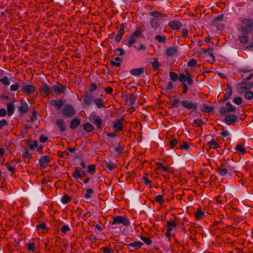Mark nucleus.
Listing matches in <instances>:
<instances>
[{
    "label": "nucleus",
    "mask_w": 253,
    "mask_h": 253,
    "mask_svg": "<svg viewBox=\"0 0 253 253\" xmlns=\"http://www.w3.org/2000/svg\"><path fill=\"white\" fill-rule=\"evenodd\" d=\"M130 224L129 220L125 216H116L114 217L112 225L117 226H128Z\"/></svg>",
    "instance_id": "nucleus-1"
},
{
    "label": "nucleus",
    "mask_w": 253,
    "mask_h": 253,
    "mask_svg": "<svg viewBox=\"0 0 253 253\" xmlns=\"http://www.w3.org/2000/svg\"><path fill=\"white\" fill-rule=\"evenodd\" d=\"M150 25L151 28L154 30H156L157 28L160 27V22L159 20L152 18L150 19Z\"/></svg>",
    "instance_id": "nucleus-20"
},
{
    "label": "nucleus",
    "mask_w": 253,
    "mask_h": 253,
    "mask_svg": "<svg viewBox=\"0 0 253 253\" xmlns=\"http://www.w3.org/2000/svg\"><path fill=\"white\" fill-rule=\"evenodd\" d=\"M46 228L45 224L42 223L37 226V229L39 232H42Z\"/></svg>",
    "instance_id": "nucleus-46"
},
{
    "label": "nucleus",
    "mask_w": 253,
    "mask_h": 253,
    "mask_svg": "<svg viewBox=\"0 0 253 253\" xmlns=\"http://www.w3.org/2000/svg\"><path fill=\"white\" fill-rule=\"evenodd\" d=\"M153 69L157 70L160 66L159 62L157 58H154V61L151 63Z\"/></svg>",
    "instance_id": "nucleus-48"
},
{
    "label": "nucleus",
    "mask_w": 253,
    "mask_h": 253,
    "mask_svg": "<svg viewBox=\"0 0 253 253\" xmlns=\"http://www.w3.org/2000/svg\"><path fill=\"white\" fill-rule=\"evenodd\" d=\"M50 104L55 106L57 109H60L63 105V101L62 100H53L50 101Z\"/></svg>",
    "instance_id": "nucleus-25"
},
{
    "label": "nucleus",
    "mask_w": 253,
    "mask_h": 253,
    "mask_svg": "<svg viewBox=\"0 0 253 253\" xmlns=\"http://www.w3.org/2000/svg\"><path fill=\"white\" fill-rule=\"evenodd\" d=\"M85 192L84 197L85 199L87 200L91 197V194L93 193V190L91 188H87L86 189Z\"/></svg>",
    "instance_id": "nucleus-42"
},
{
    "label": "nucleus",
    "mask_w": 253,
    "mask_h": 253,
    "mask_svg": "<svg viewBox=\"0 0 253 253\" xmlns=\"http://www.w3.org/2000/svg\"><path fill=\"white\" fill-rule=\"evenodd\" d=\"M136 39L132 37V36H130L128 42H127V46L129 47H131L133 44L135 43L136 42Z\"/></svg>",
    "instance_id": "nucleus-49"
},
{
    "label": "nucleus",
    "mask_w": 253,
    "mask_h": 253,
    "mask_svg": "<svg viewBox=\"0 0 253 253\" xmlns=\"http://www.w3.org/2000/svg\"><path fill=\"white\" fill-rule=\"evenodd\" d=\"M204 213L202 211L200 208L197 209V211L195 213V217L197 219L199 220L202 219L204 216Z\"/></svg>",
    "instance_id": "nucleus-33"
},
{
    "label": "nucleus",
    "mask_w": 253,
    "mask_h": 253,
    "mask_svg": "<svg viewBox=\"0 0 253 253\" xmlns=\"http://www.w3.org/2000/svg\"><path fill=\"white\" fill-rule=\"evenodd\" d=\"M66 86L60 84H54L52 86V94L58 95L65 92Z\"/></svg>",
    "instance_id": "nucleus-5"
},
{
    "label": "nucleus",
    "mask_w": 253,
    "mask_h": 253,
    "mask_svg": "<svg viewBox=\"0 0 253 253\" xmlns=\"http://www.w3.org/2000/svg\"><path fill=\"white\" fill-rule=\"evenodd\" d=\"M242 22L248 28H252L253 27V20L250 19H245L242 20Z\"/></svg>",
    "instance_id": "nucleus-27"
},
{
    "label": "nucleus",
    "mask_w": 253,
    "mask_h": 253,
    "mask_svg": "<svg viewBox=\"0 0 253 253\" xmlns=\"http://www.w3.org/2000/svg\"><path fill=\"white\" fill-rule=\"evenodd\" d=\"M235 149L238 153H240L242 155L245 154L246 152L245 148L241 144H237L236 146Z\"/></svg>",
    "instance_id": "nucleus-30"
},
{
    "label": "nucleus",
    "mask_w": 253,
    "mask_h": 253,
    "mask_svg": "<svg viewBox=\"0 0 253 253\" xmlns=\"http://www.w3.org/2000/svg\"><path fill=\"white\" fill-rule=\"evenodd\" d=\"M208 145L210 148H213L214 149H217L220 146L219 143L215 141V140L213 139H211L208 143Z\"/></svg>",
    "instance_id": "nucleus-28"
},
{
    "label": "nucleus",
    "mask_w": 253,
    "mask_h": 253,
    "mask_svg": "<svg viewBox=\"0 0 253 253\" xmlns=\"http://www.w3.org/2000/svg\"><path fill=\"white\" fill-rule=\"evenodd\" d=\"M144 72V69L143 68H139L132 69L130 70V73L132 75L135 76H139Z\"/></svg>",
    "instance_id": "nucleus-22"
},
{
    "label": "nucleus",
    "mask_w": 253,
    "mask_h": 253,
    "mask_svg": "<svg viewBox=\"0 0 253 253\" xmlns=\"http://www.w3.org/2000/svg\"><path fill=\"white\" fill-rule=\"evenodd\" d=\"M123 148L121 146H117L114 149V151L116 153L118 154H120L123 153Z\"/></svg>",
    "instance_id": "nucleus-60"
},
{
    "label": "nucleus",
    "mask_w": 253,
    "mask_h": 253,
    "mask_svg": "<svg viewBox=\"0 0 253 253\" xmlns=\"http://www.w3.org/2000/svg\"><path fill=\"white\" fill-rule=\"evenodd\" d=\"M21 90L27 94L29 95L35 91L36 88L33 85L28 84L22 86L21 88Z\"/></svg>",
    "instance_id": "nucleus-11"
},
{
    "label": "nucleus",
    "mask_w": 253,
    "mask_h": 253,
    "mask_svg": "<svg viewBox=\"0 0 253 253\" xmlns=\"http://www.w3.org/2000/svg\"><path fill=\"white\" fill-rule=\"evenodd\" d=\"M155 39L160 43H165L167 38L165 36L156 35Z\"/></svg>",
    "instance_id": "nucleus-34"
},
{
    "label": "nucleus",
    "mask_w": 253,
    "mask_h": 253,
    "mask_svg": "<svg viewBox=\"0 0 253 253\" xmlns=\"http://www.w3.org/2000/svg\"><path fill=\"white\" fill-rule=\"evenodd\" d=\"M143 243L141 242H134L132 243H130L128 244L129 247H133L135 249H138L140 248L142 245Z\"/></svg>",
    "instance_id": "nucleus-31"
},
{
    "label": "nucleus",
    "mask_w": 253,
    "mask_h": 253,
    "mask_svg": "<svg viewBox=\"0 0 253 253\" xmlns=\"http://www.w3.org/2000/svg\"><path fill=\"white\" fill-rule=\"evenodd\" d=\"M95 169H96V167L94 165H89L87 167V171H88V172H89V173L94 171Z\"/></svg>",
    "instance_id": "nucleus-59"
},
{
    "label": "nucleus",
    "mask_w": 253,
    "mask_h": 253,
    "mask_svg": "<svg viewBox=\"0 0 253 253\" xmlns=\"http://www.w3.org/2000/svg\"><path fill=\"white\" fill-rule=\"evenodd\" d=\"M50 158L46 155L42 156L39 159V165L42 168L45 169L49 165Z\"/></svg>",
    "instance_id": "nucleus-12"
},
{
    "label": "nucleus",
    "mask_w": 253,
    "mask_h": 253,
    "mask_svg": "<svg viewBox=\"0 0 253 253\" xmlns=\"http://www.w3.org/2000/svg\"><path fill=\"white\" fill-rule=\"evenodd\" d=\"M136 99V96L133 94H128L126 98V101L130 105H133L135 102Z\"/></svg>",
    "instance_id": "nucleus-18"
},
{
    "label": "nucleus",
    "mask_w": 253,
    "mask_h": 253,
    "mask_svg": "<svg viewBox=\"0 0 253 253\" xmlns=\"http://www.w3.org/2000/svg\"><path fill=\"white\" fill-rule=\"evenodd\" d=\"M83 128L87 132H91L94 129V126L92 124L87 123L84 125Z\"/></svg>",
    "instance_id": "nucleus-29"
},
{
    "label": "nucleus",
    "mask_w": 253,
    "mask_h": 253,
    "mask_svg": "<svg viewBox=\"0 0 253 253\" xmlns=\"http://www.w3.org/2000/svg\"><path fill=\"white\" fill-rule=\"evenodd\" d=\"M71 200V198L68 195H65L64 196H63L61 198V202L63 204H66L67 203H68L69 202H70Z\"/></svg>",
    "instance_id": "nucleus-40"
},
{
    "label": "nucleus",
    "mask_w": 253,
    "mask_h": 253,
    "mask_svg": "<svg viewBox=\"0 0 253 253\" xmlns=\"http://www.w3.org/2000/svg\"><path fill=\"white\" fill-rule=\"evenodd\" d=\"M75 110L71 105H66L63 109V114L66 118H71L75 115Z\"/></svg>",
    "instance_id": "nucleus-3"
},
{
    "label": "nucleus",
    "mask_w": 253,
    "mask_h": 253,
    "mask_svg": "<svg viewBox=\"0 0 253 253\" xmlns=\"http://www.w3.org/2000/svg\"><path fill=\"white\" fill-rule=\"evenodd\" d=\"M93 95L91 92L86 93L83 98V102L87 106L91 105L94 101Z\"/></svg>",
    "instance_id": "nucleus-10"
},
{
    "label": "nucleus",
    "mask_w": 253,
    "mask_h": 253,
    "mask_svg": "<svg viewBox=\"0 0 253 253\" xmlns=\"http://www.w3.org/2000/svg\"><path fill=\"white\" fill-rule=\"evenodd\" d=\"M226 105L229 112H232L235 110V108L230 102H227Z\"/></svg>",
    "instance_id": "nucleus-52"
},
{
    "label": "nucleus",
    "mask_w": 253,
    "mask_h": 253,
    "mask_svg": "<svg viewBox=\"0 0 253 253\" xmlns=\"http://www.w3.org/2000/svg\"><path fill=\"white\" fill-rule=\"evenodd\" d=\"M177 53V48L175 46H170L168 47L166 50V55L169 57H173L176 55Z\"/></svg>",
    "instance_id": "nucleus-15"
},
{
    "label": "nucleus",
    "mask_w": 253,
    "mask_h": 253,
    "mask_svg": "<svg viewBox=\"0 0 253 253\" xmlns=\"http://www.w3.org/2000/svg\"><path fill=\"white\" fill-rule=\"evenodd\" d=\"M141 35V32L139 30H136L131 36H132V37H133L134 38H135L137 39L138 38L140 37Z\"/></svg>",
    "instance_id": "nucleus-64"
},
{
    "label": "nucleus",
    "mask_w": 253,
    "mask_h": 253,
    "mask_svg": "<svg viewBox=\"0 0 253 253\" xmlns=\"http://www.w3.org/2000/svg\"><path fill=\"white\" fill-rule=\"evenodd\" d=\"M106 167L109 171H111L116 168V166L112 162L109 161L106 163Z\"/></svg>",
    "instance_id": "nucleus-45"
},
{
    "label": "nucleus",
    "mask_w": 253,
    "mask_h": 253,
    "mask_svg": "<svg viewBox=\"0 0 253 253\" xmlns=\"http://www.w3.org/2000/svg\"><path fill=\"white\" fill-rule=\"evenodd\" d=\"M38 142L37 141H34L29 144V148L31 150H34L37 148L38 146Z\"/></svg>",
    "instance_id": "nucleus-54"
},
{
    "label": "nucleus",
    "mask_w": 253,
    "mask_h": 253,
    "mask_svg": "<svg viewBox=\"0 0 253 253\" xmlns=\"http://www.w3.org/2000/svg\"><path fill=\"white\" fill-rule=\"evenodd\" d=\"M150 15L153 17L154 18H159V17H166V15L165 14H162L160 12L155 11V12H151L150 13Z\"/></svg>",
    "instance_id": "nucleus-36"
},
{
    "label": "nucleus",
    "mask_w": 253,
    "mask_h": 253,
    "mask_svg": "<svg viewBox=\"0 0 253 253\" xmlns=\"http://www.w3.org/2000/svg\"><path fill=\"white\" fill-rule=\"evenodd\" d=\"M168 25L174 30H177L182 27V24L178 21L173 20L169 22Z\"/></svg>",
    "instance_id": "nucleus-16"
},
{
    "label": "nucleus",
    "mask_w": 253,
    "mask_h": 253,
    "mask_svg": "<svg viewBox=\"0 0 253 253\" xmlns=\"http://www.w3.org/2000/svg\"><path fill=\"white\" fill-rule=\"evenodd\" d=\"M249 37L247 36H242L239 37V40L242 43H246L247 42Z\"/></svg>",
    "instance_id": "nucleus-56"
},
{
    "label": "nucleus",
    "mask_w": 253,
    "mask_h": 253,
    "mask_svg": "<svg viewBox=\"0 0 253 253\" xmlns=\"http://www.w3.org/2000/svg\"><path fill=\"white\" fill-rule=\"evenodd\" d=\"M252 87L251 85L245 83L239 84L237 86V90L240 94L244 93Z\"/></svg>",
    "instance_id": "nucleus-9"
},
{
    "label": "nucleus",
    "mask_w": 253,
    "mask_h": 253,
    "mask_svg": "<svg viewBox=\"0 0 253 253\" xmlns=\"http://www.w3.org/2000/svg\"><path fill=\"white\" fill-rule=\"evenodd\" d=\"M90 121L94 125L97 126L98 128H100L102 126V120L98 116L92 114L89 117Z\"/></svg>",
    "instance_id": "nucleus-7"
},
{
    "label": "nucleus",
    "mask_w": 253,
    "mask_h": 253,
    "mask_svg": "<svg viewBox=\"0 0 253 253\" xmlns=\"http://www.w3.org/2000/svg\"><path fill=\"white\" fill-rule=\"evenodd\" d=\"M203 124V122L200 119L195 120L193 123V125L196 127L200 126Z\"/></svg>",
    "instance_id": "nucleus-51"
},
{
    "label": "nucleus",
    "mask_w": 253,
    "mask_h": 253,
    "mask_svg": "<svg viewBox=\"0 0 253 253\" xmlns=\"http://www.w3.org/2000/svg\"><path fill=\"white\" fill-rule=\"evenodd\" d=\"M217 173L221 176L225 175L226 174H228L227 169L223 167V165L221 164L217 169Z\"/></svg>",
    "instance_id": "nucleus-24"
},
{
    "label": "nucleus",
    "mask_w": 253,
    "mask_h": 253,
    "mask_svg": "<svg viewBox=\"0 0 253 253\" xmlns=\"http://www.w3.org/2000/svg\"><path fill=\"white\" fill-rule=\"evenodd\" d=\"M189 147L188 144L185 142H183L182 144L179 146V149L181 150H187L189 149Z\"/></svg>",
    "instance_id": "nucleus-61"
},
{
    "label": "nucleus",
    "mask_w": 253,
    "mask_h": 253,
    "mask_svg": "<svg viewBox=\"0 0 253 253\" xmlns=\"http://www.w3.org/2000/svg\"><path fill=\"white\" fill-rule=\"evenodd\" d=\"M232 90L231 86L229 84H227L226 88L225 90L224 95L227 96L228 97H230L232 94Z\"/></svg>",
    "instance_id": "nucleus-39"
},
{
    "label": "nucleus",
    "mask_w": 253,
    "mask_h": 253,
    "mask_svg": "<svg viewBox=\"0 0 253 253\" xmlns=\"http://www.w3.org/2000/svg\"><path fill=\"white\" fill-rule=\"evenodd\" d=\"M244 93L246 99L250 100L253 98V92L248 90Z\"/></svg>",
    "instance_id": "nucleus-47"
},
{
    "label": "nucleus",
    "mask_w": 253,
    "mask_h": 253,
    "mask_svg": "<svg viewBox=\"0 0 253 253\" xmlns=\"http://www.w3.org/2000/svg\"><path fill=\"white\" fill-rule=\"evenodd\" d=\"M242 99L240 97H236L233 99V102L238 105H241L242 103Z\"/></svg>",
    "instance_id": "nucleus-55"
},
{
    "label": "nucleus",
    "mask_w": 253,
    "mask_h": 253,
    "mask_svg": "<svg viewBox=\"0 0 253 253\" xmlns=\"http://www.w3.org/2000/svg\"><path fill=\"white\" fill-rule=\"evenodd\" d=\"M93 103L99 109L103 108L105 107L103 101L101 98H98L94 99Z\"/></svg>",
    "instance_id": "nucleus-23"
},
{
    "label": "nucleus",
    "mask_w": 253,
    "mask_h": 253,
    "mask_svg": "<svg viewBox=\"0 0 253 253\" xmlns=\"http://www.w3.org/2000/svg\"><path fill=\"white\" fill-rule=\"evenodd\" d=\"M197 65V61L194 59H191L187 63L188 67H194Z\"/></svg>",
    "instance_id": "nucleus-53"
},
{
    "label": "nucleus",
    "mask_w": 253,
    "mask_h": 253,
    "mask_svg": "<svg viewBox=\"0 0 253 253\" xmlns=\"http://www.w3.org/2000/svg\"><path fill=\"white\" fill-rule=\"evenodd\" d=\"M124 119H121L117 120L114 124L113 127L115 129V131L119 132L122 131L124 129Z\"/></svg>",
    "instance_id": "nucleus-8"
},
{
    "label": "nucleus",
    "mask_w": 253,
    "mask_h": 253,
    "mask_svg": "<svg viewBox=\"0 0 253 253\" xmlns=\"http://www.w3.org/2000/svg\"><path fill=\"white\" fill-rule=\"evenodd\" d=\"M56 124L59 128L60 131L63 132L65 130V123L62 119H58L56 121Z\"/></svg>",
    "instance_id": "nucleus-21"
},
{
    "label": "nucleus",
    "mask_w": 253,
    "mask_h": 253,
    "mask_svg": "<svg viewBox=\"0 0 253 253\" xmlns=\"http://www.w3.org/2000/svg\"><path fill=\"white\" fill-rule=\"evenodd\" d=\"M141 239L148 245H150L152 243L151 240L149 238L141 237Z\"/></svg>",
    "instance_id": "nucleus-57"
},
{
    "label": "nucleus",
    "mask_w": 253,
    "mask_h": 253,
    "mask_svg": "<svg viewBox=\"0 0 253 253\" xmlns=\"http://www.w3.org/2000/svg\"><path fill=\"white\" fill-rule=\"evenodd\" d=\"M7 109L8 112V115L9 116H10L14 113V107L13 104L11 103L8 104L7 105Z\"/></svg>",
    "instance_id": "nucleus-37"
},
{
    "label": "nucleus",
    "mask_w": 253,
    "mask_h": 253,
    "mask_svg": "<svg viewBox=\"0 0 253 253\" xmlns=\"http://www.w3.org/2000/svg\"><path fill=\"white\" fill-rule=\"evenodd\" d=\"M238 120V117L235 115H229L224 118V122L227 125H231L235 123Z\"/></svg>",
    "instance_id": "nucleus-14"
},
{
    "label": "nucleus",
    "mask_w": 253,
    "mask_h": 253,
    "mask_svg": "<svg viewBox=\"0 0 253 253\" xmlns=\"http://www.w3.org/2000/svg\"><path fill=\"white\" fill-rule=\"evenodd\" d=\"M0 83H1L5 85H9L10 84V81L7 76H4L1 79H0Z\"/></svg>",
    "instance_id": "nucleus-41"
},
{
    "label": "nucleus",
    "mask_w": 253,
    "mask_h": 253,
    "mask_svg": "<svg viewBox=\"0 0 253 253\" xmlns=\"http://www.w3.org/2000/svg\"><path fill=\"white\" fill-rule=\"evenodd\" d=\"M169 76L170 80L173 82H176L179 80V77L178 75L173 72H170Z\"/></svg>",
    "instance_id": "nucleus-38"
},
{
    "label": "nucleus",
    "mask_w": 253,
    "mask_h": 253,
    "mask_svg": "<svg viewBox=\"0 0 253 253\" xmlns=\"http://www.w3.org/2000/svg\"><path fill=\"white\" fill-rule=\"evenodd\" d=\"M40 91L41 93H43L45 96H48L50 94H52V86H49L47 84L43 83Z\"/></svg>",
    "instance_id": "nucleus-13"
},
{
    "label": "nucleus",
    "mask_w": 253,
    "mask_h": 253,
    "mask_svg": "<svg viewBox=\"0 0 253 253\" xmlns=\"http://www.w3.org/2000/svg\"><path fill=\"white\" fill-rule=\"evenodd\" d=\"M85 176V172L83 171L81 173V170L79 169L76 168L75 171L72 173V176L76 179L81 178L83 176Z\"/></svg>",
    "instance_id": "nucleus-17"
},
{
    "label": "nucleus",
    "mask_w": 253,
    "mask_h": 253,
    "mask_svg": "<svg viewBox=\"0 0 253 253\" xmlns=\"http://www.w3.org/2000/svg\"><path fill=\"white\" fill-rule=\"evenodd\" d=\"M201 111L203 112L210 113L213 111V109L208 105H203L201 108Z\"/></svg>",
    "instance_id": "nucleus-44"
},
{
    "label": "nucleus",
    "mask_w": 253,
    "mask_h": 253,
    "mask_svg": "<svg viewBox=\"0 0 253 253\" xmlns=\"http://www.w3.org/2000/svg\"><path fill=\"white\" fill-rule=\"evenodd\" d=\"M19 111L22 113H26L28 110V105L27 104H22L19 107Z\"/></svg>",
    "instance_id": "nucleus-35"
},
{
    "label": "nucleus",
    "mask_w": 253,
    "mask_h": 253,
    "mask_svg": "<svg viewBox=\"0 0 253 253\" xmlns=\"http://www.w3.org/2000/svg\"><path fill=\"white\" fill-rule=\"evenodd\" d=\"M177 224H176L175 221L174 220H169L167 223V229H170V231H171L173 228H175Z\"/></svg>",
    "instance_id": "nucleus-32"
},
{
    "label": "nucleus",
    "mask_w": 253,
    "mask_h": 253,
    "mask_svg": "<svg viewBox=\"0 0 253 253\" xmlns=\"http://www.w3.org/2000/svg\"><path fill=\"white\" fill-rule=\"evenodd\" d=\"M222 164L223 167L227 169L228 175L230 176L237 175V170L235 169L234 163L232 160L228 159Z\"/></svg>",
    "instance_id": "nucleus-2"
},
{
    "label": "nucleus",
    "mask_w": 253,
    "mask_h": 253,
    "mask_svg": "<svg viewBox=\"0 0 253 253\" xmlns=\"http://www.w3.org/2000/svg\"><path fill=\"white\" fill-rule=\"evenodd\" d=\"M179 81L183 84H185L184 83L187 81L188 84L189 85H192L193 83V80L189 73H187V75H185L183 73L180 74Z\"/></svg>",
    "instance_id": "nucleus-6"
},
{
    "label": "nucleus",
    "mask_w": 253,
    "mask_h": 253,
    "mask_svg": "<svg viewBox=\"0 0 253 253\" xmlns=\"http://www.w3.org/2000/svg\"><path fill=\"white\" fill-rule=\"evenodd\" d=\"M97 88V84L94 83H92L90 84L88 92H91L92 91L96 90Z\"/></svg>",
    "instance_id": "nucleus-63"
},
{
    "label": "nucleus",
    "mask_w": 253,
    "mask_h": 253,
    "mask_svg": "<svg viewBox=\"0 0 253 253\" xmlns=\"http://www.w3.org/2000/svg\"><path fill=\"white\" fill-rule=\"evenodd\" d=\"M114 52H115V54H116L117 55H120H120H123L124 54V50L122 48H119L116 49L114 51Z\"/></svg>",
    "instance_id": "nucleus-58"
},
{
    "label": "nucleus",
    "mask_w": 253,
    "mask_h": 253,
    "mask_svg": "<svg viewBox=\"0 0 253 253\" xmlns=\"http://www.w3.org/2000/svg\"><path fill=\"white\" fill-rule=\"evenodd\" d=\"M155 201L160 205H163L165 202V200L163 198L162 195H158L155 199Z\"/></svg>",
    "instance_id": "nucleus-43"
},
{
    "label": "nucleus",
    "mask_w": 253,
    "mask_h": 253,
    "mask_svg": "<svg viewBox=\"0 0 253 253\" xmlns=\"http://www.w3.org/2000/svg\"><path fill=\"white\" fill-rule=\"evenodd\" d=\"M101 250L102 251L103 253H114L113 250L109 247H102L101 248Z\"/></svg>",
    "instance_id": "nucleus-50"
},
{
    "label": "nucleus",
    "mask_w": 253,
    "mask_h": 253,
    "mask_svg": "<svg viewBox=\"0 0 253 253\" xmlns=\"http://www.w3.org/2000/svg\"><path fill=\"white\" fill-rule=\"evenodd\" d=\"M80 125V120L78 119H74L71 122L70 127L72 129H76Z\"/></svg>",
    "instance_id": "nucleus-26"
},
{
    "label": "nucleus",
    "mask_w": 253,
    "mask_h": 253,
    "mask_svg": "<svg viewBox=\"0 0 253 253\" xmlns=\"http://www.w3.org/2000/svg\"><path fill=\"white\" fill-rule=\"evenodd\" d=\"M19 87V84L18 83H16L14 84H12L10 86V90L12 91H14L17 90Z\"/></svg>",
    "instance_id": "nucleus-62"
},
{
    "label": "nucleus",
    "mask_w": 253,
    "mask_h": 253,
    "mask_svg": "<svg viewBox=\"0 0 253 253\" xmlns=\"http://www.w3.org/2000/svg\"><path fill=\"white\" fill-rule=\"evenodd\" d=\"M124 34V26L123 24H122L120 27V30L118 32V33L115 37V41L117 42H118L120 41Z\"/></svg>",
    "instance_id": "nucleus-19"
},
{
    "label": "nucleus",
    "mask_w": 253,
    "mask_h": 253,
    "mask_svg": "<svg viewBox=\"0 0 253 253\" xmlns=\"http://www.w3.org/2000/svg\"><path fill=\"white\" fill-rule=\"evenodd\" d=\"M182 107L188 110L195 111L198 108V104L189 100H182L180 101Z\"/></svg>",
    "instance_id": "nucleus-4"
}]
</instances>
